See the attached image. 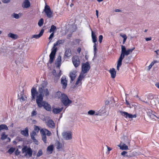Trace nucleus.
Listing matches in <instances>:
<instances>
[{
    "instance_id": "f8f14e48",
    "label": "nucleus",
    "mask_w": 159,
    "mask_h": 159,
    "mask_svg": "<svg viewBox=\"0 0 159 159\" xmlns=\"http://www.w3.org/2000/svg\"><path fill=\"white\" fill-rule=\"evenodd\" d=\"M149 97L147 96L146 95H144L142 96L139 98V100L143 102H145L146 103L149 105Z\"/></svg>"
},
{
    "instance_id": "338daca9",
    "label": "nucleus",
    "mask_w": 159,
    "mask_h": 159,
    "mask_svg": "<svg viewBox=\"0 0 159 159\" xmlns=\"http://www.w3.org/2000/svg\"><path fill=\"white\" fill-rule=\"evenodd\" d=\"M120 36H121V37L123 38L124 39V38L127 37L126 36L125 34H124L123 35H122L121 34H120Z\"/></svg>"
},
{
    "instance_id": "79ce46f5",
    "label": "nucleus",
    "mask_w": 159,
    "mask_h": 159,
    "mask_svg": "<svg viewBox=\"0 0 159 159\" xmlns=\"http://www.w3.org/2000/svg\"><path fill=\"white\" fill-rule=\"evenodd\" d=\"M132 52L131 51L130 49H129L126 51L124 53V58L125 56H127L129 55L130 53H131Z\"/></svg>"
},
{
    "instance_id": "e2e57ef3",
    "label": "nucleus",
    "mask_w": 159,
    "mask_h": 159,
    "mask_svg": "<svg viewBox=\"0 0 159 159\" xmlns=\"http://www.w3.org/2000/svg\"><path fill=\"white\" fill-rule=\"evenodd\" d=\"M152 38L151 37L149 38H145V40L146 41H148L151 40Z\"/></svg>"
},
{
    "instance_id": "f257e3e1",
    "label": "nucleus",
    "mask_w": 159,
    "mask_h": 159,
    "mask_svg": "<svg viewBox=\"0 0 159 159\" xmlns=\"http://www.w3.org/2000/svg\"><path fill=\"white\" fill-rule=\"evenodd\" d=\"M65 40L64 39H59L56 43H54L52 48V49L51 52L50 54V59L49 63L51 64L53 62L56 53L57 51V48L56 46L61 44L64 43L65 42Z\"/></svg>"
},
{
    "instance_id": "603ef678",
    "label": "nucleus",
    "mask_w": 159,
    "mask_h": 159,
    "mask_svg": "<svg viewBox=\"0 0 159 159\" xmlns=\"http://www.w3.org/2000/svg\"><path fill=\"white\" fill-rule=\"evenodd\" d=\"M44 93L45 96H48L49 95V92L48 89H46L44 90Z\"/></svg>"
},
{
    "instance_id": "a19ab883",
    "label": "nucleus",
    "mask_w": 159,
    "mask_h": 159,
    "mask_svg": "<svg viewBox=\"0 0 159 159\" xmlns=\"http://www.w3.org/2000/svg\"><path fill=\"white\" fill-rule=\"evenodd\" d=\"M84 73H82L81 72L80 73L78 79L79 80H80L81 81L82 79L84 77Z\"/></svg>"
},
{
    "instance_id": "4c0bfd02",
    "label": "nucleus",
    "mask_w": 159,
    "mask_h": 159,
    "mask_svg": "<svg viewBox=\"0 0 159 159\" xmlns=\"http://www.w3.org/2000/svg\"><path fill=\"white\" fill-rule=\"evenodd\" d=\"M131 57H132L131 56H129V57H126L124 60L125 62L126 63H129L130 61V59H131Z\"/></svg>"
},
{
    "instance_id": "58836bf2",
    "label": "nucleus",
    "mask_w": 159,
    "mask_h": 159,
    "mask_svg": "<svg viewBox=\"0 0 159 159\" xmlns=\"http://www.w3.org/2000/svg\"><path fill=\"white\" fill-rule=\"evenodd\" d=\"M95 111L93 110H90L88 112V114L89 115H98V114H95Z\"/></svg>"
},
{
    "instance_id": "a878e982",
    "label": "nucleus",
    "mask_w": 159,
    "mask_h": 159,
    "mask_svg": "<svg viewBox=\"0 0 159 159\" xmlns=\"http://www.w3.org/2000/svg\"><path fill=\"white\" fill-rule=\"evenodd\" d=\"M71 55V50L70 48H67L66 49L64 54V57H69Z\"/></svg>"
},
{
    "instance_id": "c9c22d12",
    "label": "nucleus",
    "mask_w": 159,
    "mask_h": 159,
    "mask_svg": "<svg viewBox=\"0 0 159 159\" xmlns=\"http://www.w3.org/2000/svg\"><path fill=\"white\" fill-rule=\"evenodd\" d=\"M53 147L52 145H51L48 146L47 148V150L48 152H50V153H51L53 151Z\"/></svg>"
},
{
    "instance_id": "9d476101",
    "label": "nucleus",
    "mask_w": 159,
    "mask_h": 159,
    "mask_svg": "<svg viewBox=\"0 0 159 159\" xmlns=\"http://www.w3.org/2000/svg\"><path fill=\"white\" fill-rule=\"evenodd\" d=\"M120 112L121 113V115L124 116L125 118H136V115L135 114L132 115L131 114H129L127 112L125 111H120Z\"/></svg>"
},
{
    "instance_id": "412c9836",
    "label": "nucleus",
    "mask_w": 159,
    "mask_h": 159,
    "mask_svg": "<svg viewBox=\"0 0 159 159\" xmlns=\"http://www.w3.org/2000/svg\"><path fill=\"white\" fill-rule=\"evenodd\" d=\"M63 109V107L60 108H53L52 110V112L54 114H58L61 112Z\"/></svg>"
},
{
    "instance_id": "4d7b16f0",
    "label": "nucleus",
    "mask_w": 159,
    "mask_h": 159,
    "mask_svg": "<svg viewBox=\"0 0 159 159\" xmlns=\"http://www.w3.org/2000/svg\"><path fill=\"white\" fill-rule=\"evenodd\" d=\"M36 133L35 131H33L32 132V133L30 134V136H34H34L36 135Z\"/></svg>"
},
{
    "instance_id": "393cba45",
    "label": "nucleus",
    "mask_w": 159,
    "mask_h": 159,
    "mask_svg": "<svg viewBox=\"0 0 159 159\" xmlns=\"http://www.w3.org/2000/svg\"><path fill=\"white\" fill-rule=\"evenodd\" d=\"M76 76V75L75 71H73L70 73V76L71 79V82L72 81H73L75 80Z\"/></svg>"
},
{
    "instance_id": "4468645a",
    "label": "nucleus",
    "mask_w": 159,
    "mask_h": 159,
    "mask_svg": "<svg viewBox=\"0 0 159 159\" xmlns=\"http://www.w3.org/2000/svg\"><path fill=\"white\" fill-rule=\"evenodd\" d=\"M61 57L60 55H59L56 59L55 62V65L57 68H58L59 69L60 68L61 64Z\"/></svg>"
},
{
    "instance_id": "49530a36",
    "label": "nucleus",
    "mask_w": 159,
    "mask_h": 159,
    "mask_svg": "<svg viewBox=\"0 0 159 159\" xmlns=\"http://www.w3.org/2000/svg\"><path fill=\"white\" fill-rule=\"evenodd\" d=\"M150 118L152 119H155V117H156L157 119H159V117L156 115H154L152 113H151V115H150Z\"/></svg>"
},
{
    "instance_id": "c85d7f7f",
    "label": "nucleus",
    "mask_w": 159,
    "mask_h": 159,
    "mask_svg": "<svg viewBox=\"0 0 159 159\" xmlns=\"http://www.w3.org/2000/svg\"><path fill=\"white\" fill-rule=\"evenodd\" d=\"M8 36L9 37L11 38L12 39H16L17 38L18 36L16 34H14L12 33H9L8 34Z\"/></svg>"
},
{
    "instance_id": "864d4df0",
    "label": "nucleus",
    "mask_w": 159,
    "mask_h": 159,
    "mask_svg": "<svg viewBox=\"0 0 159 159\" xmlns=\"http://www.w3.org/2000/svg\"><path fill=\"white\" fill-rule=\"evenodd\" d=\"M20 152L19 150L18 149H17L16 150L15 152V155L16 156H18L20 154Z\"/></svg>"
},
{
    "instance_id": "e433bc0d",
    "label": "nucleus",
    "mask_w": 159,
    "mask_h": 159,
    "mask_svg": "<svg viewBox=\"0 0 159 159\" xmlns=\"http://www.w3.org/2000/svg\"><path fill=\"white\" fill-rule=\"evenodd\" d=\"M44 86H42L41 87H39V94H43V92L44 90Z\"/></svg>"
},
{
    "instance_id": "473e14b6",
    "label": "nucleus",
    "mask_w": 159,
    "mask_h": 159,
    "mask_svg": "<svg viewBox=\"0 0 159 159\" xmlns=\"http://www.w3.org/2000/svg\"><path fill=\"white\" fill-rule=\"evenodd\" d=\"M55 144L56 146V148L58 149L62 148V144L58 141H56Z\"/></svg>"
},
{
    "instance_id": "0eeeda50",
    "label": "nucleus",
    "mask_w": 159,
    "mask_h": 159,
    "mask_svg": "<svg viewBox=\"0 0 159 159\" xmlns=\"http://www.w3.org/2000/svg\"><path fill=\"white\" fill-rule=\"evenodd\" d=\"M43 94H39L36 97V102L38 107H42V104L45 102V101H42L43 100Z\"/></svg>"
},
{
    "instance_id": "7ed1b4c3",
    "label": "nucleus",
    "mask_w": 159,
    "mask_h": 159,
    "mask_svg": "<svg viewBox=\"0 0 159 159\" xmlns=\"http://www.w3.org/2000/svg\"><path fill=\"white\" fill-rule=\"evenodd\" d=\"M22 153H25L24 156L27 157L28 156L29 157H32L33 151L30 148H28L27 146H24L22 149Z\"/></svg>"
},
{
    "instance_id": "3c124183",
    "label": "nucleus",
    "mask_w": 159,
    "mask_h": 159,
    "mask_svg": "<svg viewBox=\"0 0 159 159\" xmlns=\"http://www.w3.org/2000/svg\"><path fill=\"white\" fill-rule=\"evenodd\" d=\"M40 129L39 126L37 125H34V131H36L38 133L39 130Z\"/></svg>"
},
{
    "instance_id": "2f4dec72",
    "label": "nucleus",
    "mask_w": 159,
    "mask_h": 159,
    "mask_svg": "<svg viewBox=\"0 0 159 159\" xmlns=\"http://www.w3.org/2000/svg\"><path fill=\"white\" fill-rule=\"evenodd\" d=\"M3 129H5L7 130H8V128L6 125L5 124L0 125V131Z\"/></svg>"
},
{
    "instance_id": "b1692460",
    "label": "nucleus",
    "mask_w": 159,
    "mask_h": 159,
    "mask_svg": "<svg viewBox=\"0 0 159 159\" xmlns=\"http://www.w3.org/2000/svg\"><path fill=\"white\" fill-rule=\"evenodd\" d=\"M110 73L111 75V77L112 78H114L116 75V71L114 68L110 69L109 70Z\"/></svg>"
},
{
    "instance_id": "13d9d810",
    "label": "nucleus",
    "mask_w": 159,
    "mask_h": 159,
    "mask_svg": "<svg viewBox=\"0 0 159 159\" xmlns=\"http://www.w3.org/2000/svg\"><path fill=\"white\" fill-rule=\"evenodd\" d=\"M96 44H94L93 46V48H94V52H95L94 54H95L96 50H97V48H96Z\"/></svg>"
},
{
    "instance_id": "f03ea898",
    "label": "nucleus",
    "mask_w": 159,
    "mask_h": 159,
    "mask_svg": "<svg viewBox=\"0 0 159 159\" xmlns=\"http://www.w3.org/2000/svg\"><path fill=\"white\" fill-rule=\"evenodd\" d=\"M123 139L124 142L123 143L121 141L120 143L118 145V146L122 150H127L128 149V147L126 145L125 143L127 144H129V142L128 138L126 136L124 137Z\"/></svg>"
},
{
    "instance_id": "ea45409f",
    "label": "nucleus",
    "mask_w": 159,
    "mask_h": 159,
    "mask_svg": "<svg viewBox=\"0 0 159 159\" xmlns=\"http://www.w3.org/2000/svg\"><path fill=\"white\" fill-rule=\"evenodd\" d=\"M43 18L40 19L38 23V25L39 26L41 27L43 25Z\"/></svg>"
},
{
    "instance_id": "f704fd0d",
    "label": "nucleus",
    "mask_w": 159,
    "mask_h": 159,
    "mask_svg": "<svg viewBox=\"0 0 159 159\" xmlns=\"http://www.w3.org/2000/svg\"><path fill=\"white\" fill-rule=\"evenodd\" d=\"M56 27L54 25H52L50 30L49 32L50 33H54V32L56 30Z\"/></svg>"
},
{
    "instance_id": "5fc2aeb1",
    "label": "nucleus",
    "mask_w": 159,
    "mask_h": 159,
    "mask_svg": "<svg viewBox=\"0 0 159 159\" xmlns=\"http://www.w3.org/2000/svg\"><path fill=\"white\" fill-rule=\"evenodd\" d=\"M103 39V36L101 35L99 36V42L100 43H101L102 42V41Z\"/></svg>"
},
{
    "instance_id": "20e7f679",
    "label": "nucleus",
    "mask_w": 159,
    "mask_h": 159,
    "mask_svg": "<svg viewBox=\"0 0 159 159\" xmlns=\"http://www.w3.org/2000/svg\"><path fill=\"white\" fill-rule=\"evenodd\" d=\"M61 101L65 106H69L72 102V101L69 99L67 95L65 94L63 95L62 98H61Z\"/></svg>"
},
{
    "instance_id": "052dcab7",
    "label": "nucleus",
    "mask_w": 159,
    "mask_h": 159,
    "mask_svg": "<svg viewBox=\"0 0 159 159\" xmlns=\"http://www.w3.org/2000/svg\"><path fill=\"white\" fill-rule=\"evenodd\" d=\"M71 35H72L71 34H69L67 35V38L68 39H70L71 37Z\"/></svg>"
},
{
    "instance_id": "423d86ee",
    "label": "nucleus",
    "mask_w": 159,
    "mask_h": 159,
    "mask_svg": "<svg viewBox=\"0 0 159 159\" xmlns=\"http://www.w3.org/2000/svg\"><path fill=\"white\" fill-rule=\"evenodd\" d=\"M63 138L66 140H69L72 138V133L70 131H64L62 134Z\"/></svg>"
},
{
    "instance_id": "09e8293b",
    "label": "nucleus",
    "mask_w": 159,
    "mask_h": 159,
    "mask_svg": "<svg viewBox=\"0 0 159 159\" xmlns=\"http://www.w3.org/2000/svg\"><path fill=\"white\" fill-rule=\"evenodd\" d=\"M54 33H52L50 35L48 39L49 40V43L51 42L52 40V38L54 37Z\"/></svg>"
},
{
    "instance_id": "a211bd4d",
    "label": "nucleus",
    "mask_w": 159,
    "mask_h": 159,
    "mask_svg": "<svg viewBox=\"0 0 159 159\" xmlns=\"http://www.w3.org/2000/svg\"><path fill=\"white\" fill-rule=\"evenodd\" d=\"M20 134L25 137H28L29 135L28 128L26 127L25 128L24 130H21Z\"/></svg>"
},
{
    "instance_id": "dca6fc26",
    "label": "nucleus",
    "mask_w": 159,
    "mask_h": 159,
    "mask_svg": "<svg viewBox=\"0 0 159 159\" xmlns=\"http://www.w3.org/2000/svg\"><path fill=\"white\" fill-rule=\"evenodd\" d=\"M40 132L42 135V140L44 143H46L47 138L46 135V133L45 131H44V129H41L40 131Z\"/></svg>"
},
{
    "instance_id": "6e6d98bb",
    "label": "nucleus",
    "mask_w": 159,
    "mask_h": 159,
    "mask_svg": "<svg viewBox=\"0 0 159 159\" xmlns=\"http://www.w3.org/2000/svg\"><path fill=\"white\" fill-rule=\"evenodd\" d=\"M37 114V113L36 111L35 110L33 111L31 113V116H36Z\"/></svg>"
},
{
    "instance_id": "7c9ffc66",
    "label": "nucleus",
    "mask_w": 159,
    "mask_h": 159,
    "mask_svg": "<svg viewBox=\"0 0 159 159\" xmlns=\"http://www.w3.org/2000/svg\"><path fill=\"white\" fill-rule=\"evenodd\" d=\"M122 59L119 58V59L117 63V69L118 70H119V67L121 66L122 65Z\"/></svg>"
},
{
    "instance_id": "6e6552de",
    "label": "nucleus",
    "mask_w": 159,
    "mask_h": 159,
    "mask_svg": "<svg viewBox=\"0 0 159 159\" xmlns=\"http://www.w3.org/2000/svg\"><path fill=\"white\" fill-rule=\"evenodd\" d=\"M90 67L88 62L83 63L82 66V71L84 73H87L90 69Z\"/></svg>"
},
{
    "instance_id": "f3484780",
    "label": "nucleus",
    "mask_w": 159,
    "mask_h": 159,
    "mask_svg": "<svg viewBox=\"0 0 159 159\" xmlns=\"http://www.w3.org/2000/svg\"><path fill=\"white\" fill-rule=\"evenodd\" d=\"M42 107H43L44 108L48 111H50L51 110V106L48 104V103L45 101L42 104Z\"/></svg>"
},
{
    "instance_id": "bf43d9fd",
    "label": "nucleus",
    "mask_w": 159,
    "mask_h": 159,
    "mask_svg": "<svg viewBox=\"0 0 159 159\" xmlns=\"http://www.w3.org/2000/svg\"><path fill=\"white\" fill-rule=\"evenodd\" d=\"M2 2L4 3H8L10 2V0H3Z\"/></svg>"
},
{
    "instance_id": "a18cd8bd",
    "label": "nucleus",
    "mask_w": 159,
    "mask_h": 159,
    "mask_svg": "<svg viewBox=\"0 0 159 159\" xmlns=\"http://www.w3.org/2000/svg\"><path fill=\"white\" fill-rule=\"evenodd\" d=\"M128 154H129V152L124 151L121 153V155L124 156L128 157Z\"/></svg>"
},
{
    "instance_id": "39448f33",
    "label": "nucleus",
    "mask_w": 159,
    "mask_h": 159,
    "mask_svg": "<svg viewBox=\"0 0 159 159\" xmlns=\"http://www.w3.org/2000/svg\"><path fill=\"white\" fill-rule=\"evenodd\" d=\"M43 11L46 13L47 16L48 18H51L53 16V12L48 5H46L44 7Z\"/></svg>"
},
{
    "instance_id": "72a5a7b5",
    "label": "nucleus",
    "mask_w": 159,
    "mask_h": 159,
    "mask_svg": "<svg viewBox=\"0 0 159 159\" xmlns=\"http://www.w3.org/2000/svg\"><path fill=\"white\" fill-rule=\"evenodd\" d=\"M7 135L6 134L5 132H3L1 134V139L3 140L6 139L7 137Z\"/></svg>"
},
{
    "instance_id": "8fccbe9b",
    "label": "nucleus",
    "mask_w": 159,
    "mask_h": 159,
    "mask_svg": "<svg viewBox=\"0 0 159 159\" xmlns=\"http://www.w3.org/2000/svg\"><path fill=\"white\" fill-rule=\"evenodd\" d=\"M42 154L43 153L42 150H41L40 149L39 150V152L37 154V157H39L41 156Z\"/></svg>"
},
{
    "instance_id": "5701e85b",
    "label": "nucleus",
    "mask_w": 159,
    "mask_h": 159,
    "mask_svg": "<svg viewBox=\"0 0 159 159\" xmlns=\"http://www.w3.org/2000/svg\"><path fill=\"white\" fill-rule=\"evenodd\" d=\"M65 93H62L61 92L58 91L55 93V97L57 99H61V98H62L63 95Z\"/></svg>"
},
{
    "instance_id": "bb28decb",
    "label": "nucleus",
    "mask_w": 159,
    "mask_h": 159,
    "mask_svg": "<svg viewBox=\"0 0 159 159\" xmlns=\"http://www.w3.org/2000/svg\"><path fill=\"white\" fill-rule=\"evenodd\" d=\"M149 100H151L150 102L151 104L152 105H155L156 104V99L153 98V96L152 95H149Z\"/></svg>"
},
{
    "instance_id": "9b49d317",
    "label": "nucleus",
    "mask_w": 159,
    "mask_h": 159,
    "mask_svg": "<svg viewBox=\"0 0 159 159\" xmlns=\"http://www.w3.org/2000/svg\"><path fill=\"white\" fill-rule=\"evenodd\" d=\"M31 95L32 96V99L34 100L35 99L37 95L38 94V92L37 91L36 88L33 87L31 89Z\"/></svg>"
},
{
    "instance_id": "6ab92c4d",
    "label": "nucleus",
    "mask_w": 159,
    "mask_h": 159,
    "mask_svg": "<svg viewBox=\"0 0 159 159\" xmlns=\"http://www.w3.org/2000/svg\"><path fill=\"white\" fill-rule=\"evenodd\" d=\"M47 125L48 127L53 129L55 127V123L52 120H49L47 123Z\"/></svg>"
},
{
    "instance_id": "4be33fe9",
    "label": "nucleus",
    "mask_w": 159,
    "mask_h": 159,
    "mask_svg": "<svg viewBox=\"0 0 159 159\" xmlns=\"http://www.w3.org/2000/svg\"><path fill=\"white\" fill-rule=\"evenodd\" d=\"M121 47V52L119 58L123 59L124 58V53L126 51V48L124 46L122 45Z\"/></svg>"
},
{
    "instance_id": "0e129e2a",
    "label": "nucleus",
    "mask_w": 159,
    "mask_h": 159,
    "mask_svg": "<svg viewBox=\"0 0 159 159\" xmlns=\"http://www.w3.org/2000/svg\"><path fill=\"white\" fill-rule=\"evenodd\" d=\"M81 49L80 48H78L77 49V51L79 53L80 52Z\"/></svg>"
},
{
    "instance_id": "69168bd1",
    "label": "nucleus",
    "mask_w": 159,
    "mask_h": 159,
    "mask_svg": "<svg viewBox=\"0 0 159 159\" xmlns=\"http://www.w3.org/2000/svg\"><path fill=\"white\" fill-rule=\"evenodd\" d=\"M80 81V80H79L78 79H77V80L76 81V82L75 84V85L76 86H77L78 84L79 83Z\"/></svg>"
},
{
    "instance_id": "cd10ccee",
    "label": "nucleus",
    "mask_w": 159,
    "mask_h": 159,
    "mask_svg": "<svg viewBox=\"0 0 159 159\" xmlns=\"http://www.w3.org/2000/svg\"><path fill=\"white\" fill-rule=\"evenodd\" d=\"M92 38L93 40V42L94 44H96V42H97V38L95 34V33L92 30Z\"/></svg>"
},
{
    "instance_id": "ddd939ff",
    "label": "nucleus",
    "mask_w": 159,
    "mask_h": 159,
    "mask_svg": "<svg viewBox=\"0 0 159 159\" xmlns=\"http://www.w3.org/2000/svg\"><path fill=\"white\" fill-rule=\"evenodd\" d=\"M67 81L65 76H62L61 79V84L63 89H65L67 85Z\"/></svg>"
},
{
    "instance_id": "680f3d73",
    "label": "nucleus",
    "mask_w": 159,
    "mask_h": 159,
    "mask_svg": "<svg viewBox=\"0 0 159 159\" xmlns=\"http://www.w3.org/2000/svg\"><path fill=\"white\" fill-rule=\"evenodd\" d=\"M33 142L36 144L38 145V141L36 139L33 140Z\"/></svg>"
},
{
    "instance_id": "c756f323",
    "label": "nucleus",
    "mask_w": 159,
    "mask_h": 159,
    "mask_svg": "<svg viewBox=\"0 0 159 159\" xmlns=\"http://www.w3.org/2000/svg\"><path fill=\"white\" fill-rule=\"evenodd\" d=\"M137 153L135 151H129V152L128 154V157H131L136 156Z\"/></svg>"
},
{
    "instance_id": "c03bdc74",
    "label": "nucleus",
    "mask_w": 159,
    "mask_h": 159,
    "mask_svg": "<svg viewBox=\"0 0 159 159\" xmlns=\"http://www.w3.org/2000/svg\"><path fill=\"white\" fill-rule=\"evenodd\" d=\"M15 148L11 147L8 150L7 152L11 154L15 150Z\"/></svg>"
},
{
    "instance_id": "2eb2a0df",
    "label": "nucleus",
    "mask_w": 159,
    "mask_h": 159,
    "mask_svg": "<svg viewBox=\"0 0 159 159\" xmlns=\"http://www.w3.org/2000/svg\"><path fill=\"white\" fill-rule=\"evenodd\" d=\"M44 32V30L43 29H42L38 34H35L33 35L30 38V39H32L34 38H35L36 39H38L39 38L43 35Z\"/></svg>"
},
{
    "instance_id": "aec40b11",
    "label": "nucleus",
    "mask_w": 159,
    "mask_h": 159,
    "mask_svg": "<svg viewBox=\"0 0 159 159\" xmlns=\"http://www.w3.org/2000/svg\"><path fill=\"white\" fill-rule=\"evenodd\" d=\"M30 2L29 0H25L22 6L23 8H27L30 7Z\"/></svg>"
},
{
    "instance_id": "1a4fd4ad",
    "label": "nucleus",
    "mask_w": 159,
    "mask_h": 159,
    "mask_svg": "<svg viewBox=\"0 0 159 159\" xmlns=\"http://www.w3.org/2000/svg\"><path fill=\"white\" fill-rule=\"evenodd\" d=\"M72 62L75 67H78L80 65V62L79 58L78 56H75L72 58Z\"/></svg>"
},
{
    "instance_id": "774afa93",
    "label": "nucleus",
    "mask_w": 159,
    "mask_h": 159,
    "mask_svg": "<svg viewBox=\"0 0 159 159\" xmlns=\"http://www.w3.org/2000/svg\"><path fill=\"white\" fill-rule=\"evenodd\" d=\"M156 86L158 89H159V83H157L155 84Z\"/></svg>"
},
{
    "instance_id": "de8ad7c7",
    "label": "nucleus",
    "mask_w": 159,
    "mask_h": 159,
    "mask_svg": "<svg viewBox=\"0 0 159 159\" xmlns=\"http://www.w3.org/2000/svg\"><path fill=\"white\" fill-rule=\"evenodd\" d=\"M44 130L48 136H49L51 135V133L48 130L46 129H44Z\"/></svg>"
},
{
    "instance_id": "37998d69",
    "label": "nucleus",
    "mask_w": 159,
    "mask_h": 159,
    "mask_svg": "<svg viewBox=\"0 0 159 159\" xmlns=\"http://www.w3.org/2000/svg\"><path fill=\"white\" fill-rule=\"evenodd\" d=\"M19 14H20V13H19V14H17L15 13H14L11 16L16 19H18L20 18L19 16Z\"/></svg>"
}]
</instances>
